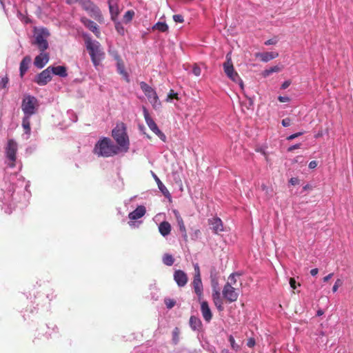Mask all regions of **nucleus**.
<instances>
[{
    "label": "nucleus",
    "instance_id": "nucleus-1",
    "mask_svg": "<svg viewBox=\"0 0 353 353\" xmlns=\"http://www.w3.org/2000/svg\"><path fill=\"white\" fill-rule=\"evenodd\" d=\"M112 137L117 144L116 145L121 152L125 153L129 150L130 139L125 123L123 122L117 123L112 130Z\"/></svg>",
    "mask_w": 353,
    "mask_h": 353
},
{
    "label": "nucleus",
    "instance_id": "nucleus-2",
    "mask_svg": "<svg viewBox=\"0 0 353 353\" xmlns=\"http://www.w3.org/2000/svg\"><path fill=\"white\" fill-rule=\"evenodd\" d=\"M93 152L98 157H110L121 152L110 138L103 137L95 144Z\"/></svg>",
    "mask_w": 353,
    "mask_h": 353
},
{
    "label": "nucleus",
    "instance_id": "nucleus-3",
    "mask_svg": "<svg viewBox=\"0 0 353 353\" xmlns=\"http://www.w3.org/2000/svg\"><path fill=\"white\" fill-rule=\"evenodd\" d=\"M86 48L89 52L92 62L98 66L105 57V53L98 41H93L90 37L85 40Z\"/></svg>",
    "mask_w": 353,
    "mask_h": 353
},
{
    "label": "nucleus",
    "instance_id": "nucleus-4",
    "mask_svg": "<svg viewBox=\"0 0 353 353\" xmlns=\"http://www.w3.org/2000/svg\"><path fill=\"white\" fill-rule=\"evenodd\" d=\"M39 104L37 99L31 95H26L21 102V110L24 116L31 117L37 113Z\"/></svg>",
    "mask_w": 353,
    "mask_h": 353
},
{
    "label": "nucleus",
    "instance_id": "nucleus-5",
    "mask_svg": "<svg viewBox=\"0 0 353 353\" xmlns=\"http://www.w3.org/2000/svg\"><path fill=\"white\" fill-rule=\"evenodd\" d=\"M82 8L99 23H103L104 19L99 8L90 0H81Z\"/></svg>",
    "mask_w": 353,
    "mask_h": 353
},
{
    "label": "nucleus",
    "instance_id": "nucleus-6",
    "mask_svg": "<svg viewBox=\"0 0 353 353\" xmlns=\"http://www.w3.org/2000/svg\"><path fill=\"white\" fill-rule=\"evenodd\" d=\"M49 36L50 33L47 29L42 28L39 30L34 34V40L32 42V44L37 46L41 52H44L49 46L47 41Z\"/></svg>",
    "mask_w": 353,
    "mask_h": 353
},
{
    "label": "nucleus",
    "instance_id": "nucleus-7",
    "mask_svg": "<svg viewBox=\"0 0 353 353\" xmlns=\"http://www.w3.org/2000/svg\"><path fill=\"white\" fill-rule=\"evenodd\" d=\"M140 87L145 95L147 97L148 101L152 104L154 109H158L161 107V103L159 100V97L156 91L144 81L140 83Z\"/></svg>",
    "mask_w": 353,
    "mask_h": 353
},
{
    "label": "nucleus",
    "instance_id": "nucleus-8",
    "mask_svg": "<svg viewBox=\"0 0 353 353\" xmlns=\"http://www.w3.org/2000/svg\"><path fill=\"white\" fill-rule=\"evenodd\" d=\"M223 69L225 74L232 81L239 84L241 88H243V83L238 73L234 70L231 58L228 54L226 61L223 63Z\"/></svg>",
    "mask_w": 353,
    "mask_h": 353
},
{
    "label": "nucleus",
    "instance_id": "nucleus-9",
    "mask_svg": "<svg viewBox=\"0 0 353 353\" xmlns=\"http://www.w3.org/2000/svg\"><path fill=\"white\" fill-rule=\"evenodd\" d=\"M194 276L192 281V286L195 294L198 296L199 301L203 299V284L201 278V272L198 263L194 265Z\"/></svg>",
    "mask_w": 353,
    "mask_h": 353
},
{
    "label": "nucleus",
    "instance_id": "nucleus-10",
    "mask_svg": "<svg viewBox=\"0 0 353 353\" xmlns=\"http://www.w3.org/2000/svg\"><path fill=\"white\" fill-rule=\"evenodd\" d=\"M143 116L145 120V122L150 129L159 137V138L163 142H166L167 138L165 134L161 132L155 121L152 119V118L150 116L147 109L145 108H143Z\"/></svg>",
    "mask_w": 353,
    "mask_h": 353
},
{
    "label": "nucleus",
    "instance_id": "nucleus-11",
    "mask_svg": "<svg viewBox=\"0 0 353 353\" xmlns=\"http://www.w3.org/2000/svg\"><path fill=\"white\" fill-rule=\"evenodd\" d=\"M17 151V143L13 139H9L6 147V155L7 159L10 161L8 165L11 168L15 166Z\"/></svg>",
    "mask_w": 353,
    "mask_h": 353
},
{
    "label": "nucleus",
    "instance_id": "nucleus-12",
    "mask_svg": "<svg viewBox=\"0 0 353 353\" xmlns=\"http://www.w3.org/2000/svg\"><path fill=\"white\" fill-rule=\"evenodd\" d=\"M223 297L228 303L236 301L239 297V288L225 284L222 291Z\"/></svg>",
    "mask_w": 353,
    "mask_h": 353
},
{
    "label": "nucleus",
    "instance_id": "nucleus-13",
    "mask_svg": "<svg viewBox=\"0 0 353 353\" xmlns=\"http://www.w3.org/2000/svg\"><path fill=\"white\" fill-rule=\"evenodd\" d=\"M212 301L214 305L216 307L217 310L219 312H221L224 310L223 305V300L221 297V293L219 289L218 288V282L216 281L212 280Z\"/></svg>",
    "mask_w": 353,
    "mask_h": 353
},
{
    "label": "nucleus",
    "instance_id": "nucleus-14",
    "mask_svg": "<svg viewBox=\"0 0 353 353\" xmlns=\"http://www.w3.org/2000/svg\"><path fill=\"white\" fill-rule=\"evenodd\" d=\"M50 68L51 66H49L46 70L38 74L35 77L34 82H36L39 85H45L48 82H50L52 79Z\"/></svg>",
    "mask_w": 353,
    "mask_h": 353
},
{
    "label": "nucleus",
    "instance_id": "nucleus-15",
    "mask_svg": "<svg viewBox=\"0 0 353 353\" xmlns=\"http://www.w3.org/2000/svg\"><path fill=\"white\" fill-rule=\"evenodd\" d=\"M174 280L179 287H184L188 283V277L185 272L178 270L174 273Z\"/></svg>",
    "mask_w": 353,
    "mask_h": 353
},
{
    "label": "nucleus",
    "instance_id": "nucleus-16",
    "mask_svg": "<svg viewBox=\"0 0 353 353\" xmlns=\"http://www.w3.org/2000/svg\"><path fill=\"white\" fill-rule=\"evenodd\" d=\"M81 22L90 31H92L97 37H99L100 36V31L99 29L98 26L96 23L91 21L90 19L86 18L85 17H82L81 18Z\"/></svg>",
    "mask_w": 353,
    "mask_h": 353
},
{
    "label": "nucleus",
    "instance_id": "nucleus-17",
    "mask_svg": "<svg viewBox=\"0 0 353 353\" xmlns=\"http://www.w3.org/2000/svg\"><path fill=\"white\" fill-rule=\"evenodd\" d=\"M201 312L204 320L207 322H210L212 319V313L209 307L208 303L205 301H201Z\"/></svg>",
    "mask_w": 353,
    "mask_h": 353
},
{
    "label": "nucleus",
    "instance_id": "nucleus-18",
    "mask_svg": "<svg viewBox=\"0 0 353 353\" xmlns=\"http://www.w3.org/2000/svg\"><path fill=\"white\" fill-rule=\"evenodd\" d=\"M49 61V54L41 52L40 54L34 59V64L38 68H43Z\"/></svg>",
    "mask_w": 353,
    "mask_h": 353
},
{
    "label": "nucleus",
    "instance_id": "nucleus-19",
    "mask_svg": "<svg viewBox=\"0 0 353 353\" xmlns=\"http://www.w3.org/2000/svg\"><path fill=\"white\" fill-rule=\"evenodd\" d=\"M111 19L115 21L119 14L118 0H108Z\"/></svg>",
    "mask_w": 353,
    "mask_h": 353
},
{
    "label": "nucleus",
    "instance_id": "nucleus-20",
    "mask_svg": "<svg viewBox=\"0 0 353 353\" xmlns=\"http://www.w3.org/2000/svg\"><path fill=\"white\" fill-rule=\"evenodd\" d=\"M209 224L212 225V230L215 234H219L223 231V222L219 217H214L209 219Z\"/></svg>",
    "mask_w": 353,
    "mask_h": 353
},
{
    "label": "nucleus",
    "instance_id": "nucleus-21",
    "mask_svg": "<svg viewBox=\"0 0 353 353\" xmlns=\"http://www.w3.org/2000/svg\"><path fill=\"white\" fill-rule=\"evenodd\" d=\"M146 212L145 208L143 205L138 206L134 211L130 212L128 217L130 220H137L145 215Z\"/></svg>",
    "mask_w": 353,
    "mask_h": 353
},
{
    "label": "nucleus",
    "instance_id": "nucleus-22",
    "mask_svg": "<svg viewBox=\"0 0 353 353\" xmlns=\"http://www.w3.org/2000/svg\"><path fill=\"white\" fill-rule=\"evenodd\" d=\"M115 59L117 60V68L118 72L121 74L128 82H129L130 80L128 78V74L125 70V65L123 60L118 54L115 56Z\"/></svg>",
    "mask_w": 353,
    "mask_h": 353
},
{
    "label": "nucleus",
    "instance_id": "nucleus-23",
    "mask_svg": "<svg viewBox=\"0 0 353 353\" xmlns=\"http://www.w3.org/2000/svg\"><path fill=\"white\" fill-rule=\"evenodd\" d=\"M31 62V58L29 56H26L20 63V77L22 78L25 73L27 72V70L29 68V65Z\"/></svg>",
    "mask_w": 353,
    "mask_h": 353
},
{
    "label": "nucleus",
    "instance_id": "nucleus-24",
    "mask_svg": "<svg viewBox=\"0 0 353 353\" xmlns=\"http://www.w3.org/2000/svg\"><path fill=\"white\" fill-rule=\"evenodd\" d=\"M152 172V175L154 179V181H156L157 185H158V188L160 190V191L162 192V194L165 196H170V192L168 191V190L167 189V188L163 184V183L161 182V181L159 179V178L156 175V174L153 172Z\"/></svg>",
    "mask_w": 353,
    "mask_h": 353
},
{
    "label": "nucleus",
    "instance_id": "nucleus-25",
    "mask_svg": "<svg viewBox=\"0 0 353 353\" xmlns=\"http://www.w3.org/2000/svg\"><path fill=\"white\" fill-rule=\"evenodd\" d=\"M50 70L51 73H53L54 74L58 75L61 77H65L68 75L66 68L65 66H51Z\"/></svg>",
    "mask_w": 353,
    "mask_h": 353
},
{
    "label": "nucleus",
    "instance_id": "nucleus-26",
    "mask_svg": "<svg viewBox=\"0 0 353 353\" xmlns=\"http://www.w3.org/2000/svg\"><path fill=\"white\" fill-rule=\"evenodd\" d=\"M159 230L161 235L165 236L170 233L171 225L168 221H163L159 225Z\"/></svg>",
    "mask_w": 353,
    "mask_h": 353
},
{
    "label": "nucleus",
    "instance_id": "nucleus-27",
    "mask_svg": "<svg viewBox=\"0 0 353 353\" xmlns=\"http://www.w3.org/2000/svg\"><path fill=\"white\" fill-rule=\"evenodd\" d=\"M175 215H176L178 225L179 227V230L181 232L184 239L185 241H187L188 235H187L186 229H185V226L183 220L179 213H175Z\"/></svg>",
    "mask_w": 353,
    "mask_h": 353
},
{
    "label": "nucleus",
    "instance_id": "nucleus-28",
    "mask_svg": "<svg viewBox=\"0 0 353 353\" xmlns=\"http://www.w3.org/2000/svg\"><path fill=\"white\" fill-rule=\"evenodd\" d=\"M190 326L193 330H198L201 327L202 323L199 318L191 316L190 318Z\"/></svg>",
    "mask_w": 353,
    "mask_h": 353
},
{
    "label": "nucleus",
    "instance_id": "nucleus-29",
    "mask_svg": "<svg viewBox=\"0 0 353 353\" xmlns=\"http://www.w3.org/2000/svg\"><path fill=\"white\" fill-rule=\"evenodd\" d=\"M30 117L24 116L22 120V126L25 130L26 134H30Z\"/></svg>",
    "mask_w": 353,
    "mask_h": 353
},
{
    "label": "nucleus",
    "instance_id": "nucleus-30",
    "mask_svg": "<svg viewBox=\"0 0 353 353\" xmlns=\"http://www.w3.org/2000/svg\"><path fill=\"white\" fill-rule=\"evenodd\" d=\"M239 275L237 274H231L228 277V282L225 284H229L231 287L238 288V283L236 277Z\"/></svg>",
    "mask_w": 353,
    "mask_h": 353
},
{
    "label": "nucleus",
    "instance_id": "nucleus-31",
    "mask_svg": "<svg viewBox=\"0 0 353 353\" xmlns=\"http://www.w3.org/2000/svg\"><path fill=\"white\" fill-rule=\"evenodd\" d=\"M180 329L177 327H174L172 332V341L174 345H176L179 342Z\"/></svg>",
    "mask_w": 353,
    "mask_h": 353
},
{
    "label": "nucleus",
    "instance_id": "nucleus-32",
    "mask_svg": "<svg viewBox=\"0 0 353 353\" xmlns=\"http://www.w3.org/2000/svg\"><path fill=\"white\" fill-rule=\"evenodd\" d=\"M283 66L281 64H278L273 67H270L268 69H266V77L274 73V72H279L282 70Z\"/></svg>",
    "mask_w": 353,
    "mask_h": 353
},
{
    "label": "nucleus",
    "instance_id": "nucleus-33",
    "mask_svg": "<svg viewBox=\"0 0 353 353\" xmlns=\"http://www.w3.org/2000/svg\"><path fill=\"white\" fill-rule=\"evenodd\" d=\"M153 29L158 30L161 32H165L168 30V26L165 23L158 22L154 26Z\"/></svg>",
    "mask_w": 353,
    "mask_h": 353
},
{
    "label": "nucleus",
    "instance_id": "nucleus-34",
    "mask_svg": "<svg viewBox=\"0 0 353 353\" xmlns=\"http://www.w3.org/2000/svg\"><path fill=\"white\" fill-rule=\"evenodd\" d=\"M163 262L166 265L171 266L173 265L174 259L171 254H165L163 257Z\"/></svg>",
    "mask_w": 353,
    "mask_h": 353
},
{
    "label": "nucleus",
    "instance_id": "nucleus-35",
    "mask_svg": "<svg viewBox=\"0 0 353 353\" xmlns=\"http://www.w3.org/2000/svg\"><path fill=\"white\" fill-rule=\"evenodd\" d=\"M279 56V52L276 50L268 51L266 49V61L274 59Z\"/></svg>",
    "mask_w": 353,
    "mask_h": 353
},
{
    "label": "nucleus",
    "instance_id": "nucleus-36",
    "mask_svg": "<svg viewBox=\"0 0 353 353\" xmlns=\"http://www.w3.org/2000/svg\"><path fill=\"white\" fill-rule=\"evenodd\" d=\"M8 83H9V79L7 75L2 77L0 81V89L7 88Z\"/></svg>",
    "mask_w": 353,
    "mask_h": 353
},
{
    "label": "nucleus",
    "instance_id": "nucleus-37",
    "mask_svg": "<svg viewBox=\"0 0 353 353\" xmlns=\"http://www.w3.org/2000/svg\"><path fill=\"white\" fill-rule=\"evenodd\" d=\"M134 15V12L133 10H128L124 14V19L125 21H130Z\"/></svg>",
    "mask_w": 353,
    "mask_h": 353
},
{
    "label": "nucleus",
    "instance_id": "nucleus-38",
    "mask_svg": "<svg viewBox=\"0 0 353 353\" xmlns=\"http://www.w3.org/2000/svg\"><path fill=\"white\" fill-rule=\"evenodd\" d=\"M279 37L278 36H274L272 38L266 40V46L269 45H276L279 42Z\"/></svg>",
    "mask_w": 353,
    "mask_h": 353
},
{
    "label": "nucleus",
    "instance_id": "nucleus-39",
    "mask_svg": "<svg viewBox=\"0 0 353 353\" xmlns=\"http://www.w3.org/2000/svg\"><path fill=\"white\" fill-rule=\"evenodd\" d=\"M164 302L168 309L172 308L176 304V301L170 299H165Z\"/></svg>",
    "mask_w": 353,
    "mask_h": 353
},
{
    "label": "nucleus",
    "instance_id": "nucleus-40",
    "mask_svg": "<svg viewBox=\"0 0 353 353\" xmlns=\"http://www.w3.org/2000/svg\"><path fill=\"white\" fill-rule=\"evenodd\" d=\"M343 285V281L341 279H336L335 281L333 287H332V292H336L339 288Z\"/></svg>",
    "mask_w": 353,
    "mask_h": 353
},
{
    "label": "nucleus",
    "instance_id": "nucleus-41",
    "mask_svg": "<svg viewBox=\"0 0 353 353\" xmlns=\"http://www.w3.org/2000/svg\"><path fill=\"white\" fill-rule=\"evenodd\" d=\"M230 344H231V346L232 347V349L235 350L236 351H237L239 349V346L235 343V340H234V338L230 335L229 336V339H228Z\"/></svg>",
    "mask_w": 353,
    "mask_h": 353
},
{
    "label": "nucleus",
    "instance_id": "nucleus-42",
    "mask_svg": "<svg viewBox=\"0 0 353 353\" xmlns=\"http://www.w3.org/2000/svg\"><path fill=\"white\" fill-rule=\"evenodd\" d=\"M174 99H178V94L174 92L173 90H171L168 95L167 101H168L169 100H172Z\"/></svg>",
    "mask_w": 353,
    "mask_h": 353
},
{
    "label": "nucleus",
    "instance_id": "nucleus-43",
    "mask_svg": "<svg viewBox=\"0 0 353 353\" xmlns=\"http://www.w3.org/2000/svg\"><path fill=\"white\" fill-rule=\"evenodd\" d=\"M192 72L195 76L199 77L201 74V70L199 66H198L196 64H194L192 68Z\"/></svg>",
    "mask_w": 353,
    "mask_h": 353
},
{
    "label": "nucleus",
    "instance_id": "nucleus-44",
    "mask_svg": "<svg viewBox=\"0 0 353 353\" xmlns=\"http://www.w3.org/2000/svg\"><path fill=\"white\" fill-rule=\"evenodd\" d=\"M173 19L175 22L177 23H183V17L181 14H174L173 16Z\"/></svg>",
    "mask_w": 353,
    "mask_h": 353
},
{
    "label": "nucleus",
    "instance_id": "nucleus-45",
    "mask_svg": "<svg viewBox=\"0 0 353 353\" xmlns=\"http://www.w3.org/2000/svg\"><path fill=\"white\" fill-rule=\"evenodd\" d=\"M303 134V132H296L295 134H291L287 137V140H288V141L293 140L294 139L302 135Z\"/></svg>",
    "mask_w": 353,
    "mask_h": 353
},
{
    "label": "nucleus",
    "instance_id": "nucleus-46",
    "mask_svg": "<svg viewBox=\"0 0 353 353\" xmlns=\"http://www.w3.org/2000/svg\"><path fill=\"white\" fill-rule=\"evenodd\" d=\"M291 124V121L289 118H285L282 120V125L284 127H288Z\"/></svg>",
    "mask_w": 353,
    "mask_h": 353
},
{
    "label": "nucleus",
    "instance_id": "nucleus-47",
    "mask_svg": "<svg viewBox=\"0 0 353 353\" xmlns=\"http://www.w3.org/2000/svg\"><path fill=\"white\" fill-rule=\"evenodd\" d=\"M278 99L280 102H282V103H285V102L290 101V98L288 97H285V96H284V97L279 96Z\"/></svg>",
    "mask_w": 353,
    "mask_h": 353
},
{
    "label": "nucleus",
    "instance_id": "nucleus-48",
    "mask_svg": "<svg viewBox=\"0 0 353 353\" xmlns=\"http://www.w3.org/2000/svg\"><path fill=\"white\" fill-rule=\"evenodd\" d=\"M290 184H292V185H297L299 183V180L298 178H296V177H293V178H291L290 180Z\"/></svg>",
    "mask_w": 353,
    "mask_h": 353
},
{
    "label": "nucleus",
    "instance_id": "nucleus-49",
    "mask_svg": "<svg viewBox=\"0 0 353 353\" xmlns=\"http://www.w3.org/2000/svg\"><path fill=\"white\" fill-rule=\"evenodd\" d=\"M290 287L293 290L296 289V281L294 280V279L290 278Z\"/></svg>",
    "mask_w": 353,
    "mask_h": 353
},
{
    "label": "nucleus",
    "instance_id": "nucleus-50",
    "mask_svg": "<svg viewBox=\"0 0 353 353\" xmlns=\"http://www.w3.org/2000/svg\"><path fill=\"white\" fill-rule=\"evenodd\" d=\"M255 345V341L250 338L248 341V343H247V345L250 347H253L254 345Z\"/></svg>",
    "mask_w": 353,
    "mask_h": 353
},
{
    "label": "nucleus",
    "instance_id": "nucleus-51",
    "mask_svg": "<svg viewBox=\"0 0 353 353\" xmlns=\"http://www.w3.org/2000/svg\"><path fill=\"white\" fill-rule=\"evenodd\" d=\"M290 83H291V82L290 81H285L281 85V89H283V90L286 89L287 88H288L290 86Z\"/></svg>",
    "mask_w": 353,
    "mask_h": 353
},
{
    "label": "nucleus",
    "instance_id": "nucleus-52",
    "mask_svg": "<svg viewBox=\"0 0 353 353\" xmlns=\"http://www.w3.org/2000/svg\"><path fill=\"white\" fill-rule=\"evenodd\" d=\"M317 166V162L316 161H312L309 163V168L310 169L315 168Z\"/></svg>",
    "mask_w": 353,
    "mask_h": 353
},
{
    "label": "nucleus",
    "instance_id": "nucleus-53",
    "mask_svg": "<svg viewBox=\"0 0 353 353\" xmlns=\"http://www.w3.org/2000/svg\"><path fill=\"white\" fill-rule=\"evenodd\" d=\"M301 147V144H295V145H293L292 146H290L289 148H288V151H292L294 150H296V149H298Z\"/></svg>",
    "mask_w": 353,
    "mask_h": 353
},
{
    "label": "nucleus",
    "instance_id": "nucleus-54",
    "mask_svg": "<svg viewBox=\"0 0 353 353\" xmlns=\"http://www.w3.org/2000/svg\"><path fill=\"white\" fill-rule=\"evenodd\" d=\"M333 275H334V274H333V273H330V274H329L328 275H327V276H325V277H323V281L324 282H327V281H328L330 279H332V278Z\"/></svg>",
    "mask_w": 353,
    "mask_h": 353
},
{
    "label": "nucleus",
    "instance_id": "nucleus-55",
    "mask_svg": "<svg viewBox=\"0 0 353 353\" xmlns=\"http://www.w3.org/2000/svg\"><path fill=\"white\" fill-rule=\"evenodd\" d=\"M318 272H319V270L317 268L312 269L310 271V274L312 276H316L318 274Z\"/></svg>",
    "mask_w": 353,
    "mask_h": 353
},
{
    "label": "nucleus",
    "instance_id": "nucleus-56",
    "mask_svg": "<svg viewBox=\"0 0 353 353\" xmlns=\"http://www.w3.org/2000/svg\"><path fill=\"white\" fill-rule=\"evenodd\" d=\"M80 1L81 0H66V2L68 4H73V3H75L78 2V1L80 2Z\"/></svg>",
    "mask_w": 353,
    "mask_h": 353
},
{
    "label": "nucleus",
    "instance_id": "nucleus-57",
    "mask_svg": "<svg viewBox=\"0 0 353 353\" xmlns=\"http://www.w3.org/2000/svg\"><path fill=\"white\" fill-rule=\"evenodd\" d=\"M139 130L143 132L145 134H146V133L144 132V130H145V127L143 125H139Z\"/></svg>",
    "mask_w": 353,
    "mask_h": 353
},
{
    "label": "nucleus",
    "instance_id": "nucleus-58",
    "mask_svg": "<svg viewBox=\"0 0 353 353\" xmlns=\"http://www.w3.org/2000/svg\"><path fill=\"white\" fill-rule=\"evenodd\" d=\"M324 314V312L322 310H319L317 311V316H321Z\"/></svg>",
    "mask_w": 353,
    "mask_h": 353
},
{
    "label": "nucleus",
    "instance_id": "nucleus-59",
    "mask_svg": "<svg viewBox=\"0 0 353 353\" xmlns=\"http://www.w3.org/2000/svg\"><path fill=\"white\" fill-rule=\"evenodd\" d=\"M221 353H230V352L228 350H223Z\"/></svg>",
    "mask_w": 353,
    "mask_h": 353
},
{
    "label": "nucleus",
    "instance_id": "nucleus-60",
    "mask_svg": "<svg viewBox=\"0 0 353 353\" xmlns=\"http://www.w3.org/2000/svg\"><path fill=\"white\" fill-rule=\"evenodd\" d=\"M261 60L265 61V56L263 54H261Z\"/></svg>",
    "mask_w": 353,
    "mask_h": 353
},
{
    "label": "nucleus",
    "instance_id": "nucleus-61",
    "mask_svg": "<svg viewBox=\"0 0 353 353\" xmlns=\"http://www.w3.org/2000/svg\"><path fill=\"white\" fill-rule=\"evenodd\" d=\"M308 188H309V185H306L305 186L303 187V189L307 190Z\"/></svg>",
    "mask_w": 353,
    "mask_h": 353
},
{
    "label": "nucleus",
    "instance_id": "nucleus-62",
    "mask_svg": "<svg viewBox=\"0 0 353 353\" xmlns=\"http://www.w3.org/2000/svg\"><path fill=\"white\" fill-rule=\"evenodd\" d=\"M146 137H147V138H148V139H151V137H150V135H148V134H146Z\"/></svg>",
    "mask_w": 353,
    "mask_h": 353
}]
</instances>
